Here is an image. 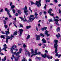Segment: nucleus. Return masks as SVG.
Listing matches in <instances>:
<instances>
[{
  "instance_id": "obj_31",
  "label": "nucleus",
  "mask_w": 61,
  "mask_h": 61,
  "mask_svg": "<svg viewBox=\"0 0 61 61\" xmlns=\"http://www.w3.org/2000/svg\"><path fill=\"white\" fill-rule=\"evenodd\" d=\"M48 21H49V22H54V20L52 19H51L50 20L49 19Z\"/></svg>"
},
{
  "instance_id": "obj_39",
  "label": "nucleus",
  "mask_w": 61,
  "mask_h": 61,
  "mask_svg": "<svg viewBox=\"0 0 61 61\" xmlns=\"http://www.w3.org/2000/svg\"><path fill=\"white\" fill-rule=\"evenodd\" d=\"M36 58H37V59H39V60H40L41 58L40 57H37Z\"/></svg>"
},
{
  "instance_id": "obj_25",
  "label": "nucleus",
  "mask_w": 61,
  "mask_h": 61,
  "mask_svg": "<svg viewBox=\"0 0 61 61\" xmlns=\"http://www.w3.org/2000/svg\"><path fill=\"white\" fill-rule=\"evenodd\" d=\"M31 27V26L30 25L27 26H26V28L27 29H29V28H30Z\"/></svg>"
},
{
  "instance_id": "obj_37",
  "label": "nucleus",
  "mask_w": 61,
  "mask_h": 61,
  "mask_svg": "<svg viewBox=\"0 0 61 61\" xmlns=\"http://www.w3.org/2000/svg\"><path fill=\"white\" fill-rule=\"evenodd\" d=\"M12 11L13 12V13H15V10L14 9H13L12 10Z\"/></svg>"
},
{
  "instance_id": "obj_34",
  "label": "nucleus",
  "mask_w": 61,
  "mask_h": 61,
  "mask_svg": "<svg viewBox=\"0 0 61 61\" xmlns=\"http://www.w3.org/2000/svg\"><path fill=\"white\" fill-rule=\"evenodd\" d=\"M1 37L2 38H3V39H5V37H4V35L1 36Z\"/></svg>"
},
{
  "instance_id": "obj_27",
  "label": "nucleus",
  "mask_w": 61,
  "mask_h": 61,
  "mask_svg": "<svg viewBox=\"0 0 61 61\" xmlns=\"http://www.w3.org/2000/svg\"><path fill=\"white\" fill-rule=\"evenodd\" d=\"M48 31H47V30H46L45 31V34L46 35H47L48 33Z\"/></svg>"
},
{
  "instance_id": "obj_11",
  "label": "nucleus",
  "mask_w": 61,
  "mask_h": 61,
  "mask_svg": "<svg viewBox=\"0 0 61 61\" xmlns=\"http://www.w3.org/2000/svg\"><path fill=\"white\" fill-rule=\"evenodd\" d=\"M7 31H5L6 35V36H7L8 34H9V28H8L7 29Z\"/></svg>"
},
{
  "instance_id": "obj_48",
  "label": "nucleus",
  "mask_w": 61,
  "mask_h": 61,
  "mask_svg": "<svg viewBox=\"0 0 61 61\" xmlns=\"http://www.w3.org/2000/svg\"><path fill=\"white\" fill-rule=\"evenodd\" d=\"M19 18H20V19H21V20H24V18H22L21 17H20Z\"/></svg>"
},
{
  "instance_id": "obj_1",
  "label": "nucleus",
  "mask_w": 61,
  "mask_h": 61,
  "mask_svg": "<svg viewBox=\"0 0 61 61\" xmlns=\"http://www.w3.org/2000/svg\"><path fill=\"white\" fill-rule=\"evenodd\" d=\"M54 42L55 43L54 44V48H56L55 51V53H57V46H58V45H57V43L58 42V41L56 40H55Z\"/></svg>"
},
{
  "instance_id": "obj_36",
  "label": "nucleus",
  "mask_w": 61,
  "mask_h": 61,
  "mask_svg": "<svg viewBox=\"0 0 61 61\" xmlns=\"http://www.w3.org/2000/svg\"><path fill=\"white\" fill-rule=\"evenodd\" d=\"M40 35L43 36V37H44V36H44V35L42 33L40 34Z\"/></svg>"
},
{
  "instance_id": "obj_32",
  "label": "nucleus",
  "mask_w": 61,
  "mask_h": 61,
  "mask_svg": "<svg viewBox=\"0 0 61 61\" xmlns=\"http://www.w3.org/2000/svg\"><path fill=\"white\" fill-rule=\"evenodd\" d=\"M14 36H16L17 35V32L15 31L14 32V33L13 34Z\"/></svg>"
},
{
  "instance_id": "obj_43",
  "label": "nucleus",
  "mask_w": 61,
  "mask_h": 61,
  "mask_svg": "<svg viewBox=\"0 0 61 61\" xmlns=\"http://www.w3.org/2000/svg\"><path fill=\"white\" fill-rule=\"evenodd\" d=\"M31 5H34V4H35V3H34L33 2L31 1Z\"/></svg>"
},
{
  "instance_id": "obj_52",
  "label": "nucleus",
  "mask_w": 61,
  "mask_h": 61,
  "mask_svg": "<svg viewBox=\"0 0 61 61\" xmlns=\"http://www.w3.org/2000/svg\"><path fill=\"white\" fill-rule=\"evenodd\" d=\"M7 19H8V18L7 17H6L5 18V20H5H5H7Z\"/></svg>"
},
{
  "instance_id": "obj_18",
  "label": "nucleus",
  "mask_w": 61,
  "mask_h": 61,
  "mask_svg": "<svg viewBox=\"0 0 61 61\" xmlns=\"http://www.w3.org/2000/svg\"><path fill=\"white\" fill-rule=\"evenodd\" d=\"M61 36L60 35V34H59V33H58V35H56V36L57 37V38H58L59 37H60Z\"/></svg>"
},
{
  "instance_id": "obj_8",
  "label": "nucleus",
  "mask_w": 61,
  "mask_h": 61,
  "mask_svg": "<svg viewBox=\"0 0 61 61\" xmlns=\"http://www.w3.org/2000/svg\"><path fill=\"white\" fill-rule=\"evenodd\" d=\"M30 50L31 52V54H32L31 55V57L34 56L36 55V54H34V50H33V49H31Z\"/></svg>"
},
{
  "instance_id": "obj_38",
  "label": "nucleus",
  "mask_w": 61,
  "mask_h": 61,
  "mask_svg": "<svg viewBox=\"0 0 61 61\" xmlns=\"http://www.w3.org/2000/svg\"><path fill=\"white\" fill-rule=\"evenodd\" d=\"M23 46L24 48L26 47V46L25 44H24L23 45Z\"/></svg>"
},
{
  "instance_id": "obj_35",
  "label": "nucleus",
  "mask_w": 61,
  "mask_h": 61,
  "mask_svg": "<svg viewBox=\"0 0 61 61\" xmlns=\"http://www.w3.org/2000/svg\"><path fill=\"white\" fill-rule=\"evenodd\" d=\"M14 7H15V6L13 5L11 6V9H13V8H14Z\"/></svg>"
},
{
  "instance_id": "obj_42",
  "label": "nucleus",
  "mask_w": 61,
  "mask_h": 61,
  "mask_svg": "<svg viewBox=\"0 0 61 61\" xmlns=\"http://www.w3.org/2000/svg\"><path fill=\"white\" fill-rule=\"evenodd\" d=\"M34 16V15H30V17H31L32 18V17H33Z\"/></svg>"
},
{
  "instance_id": "obj_51",
  "label": "nucleus",
  "mask_w": 61,
  "mask_h": 61,
  "mask_svg": "<svg viewBox=\"0 0 61 61\" xmlns=\"http://www.w3.org/2000/svg\"><path fill=\"white\" fill-rule=\"evenodd\" d=\"M47 35V36H50V34H46Z\"/></svg>"
},
{
  "instance_id": "obj_26",
  "label": "nucleus",
  "mask_w": 61,
  "mask_h": 61,
  "mask_svg": "<svg viewBox=\"0 0 61 61\" xmlns=\"http://www.w3.org/2000/svg\"><path fill=\"white\" fill-rule=\"evenodd\" d=\"M29 11H30L31 13H32V12H33V11L31 9V7H29Z\"/></svg>"
},
{
  "instance_id": "obj_22",
  "label": "nucleus",
  "mask_w": 61,
  "mask_h": 61,
  "mask_svg": "<svg viewBox=\"0 0 61 61\" xmlns=\"http://www.w3.org/2000/svg\"><path fill=\"white\" fill-rule=\"evenodd\" d=\"M5 60H6V57L5 56L4 57V59H3L2 60V61H5Z\"/></svg>"
},
{
  "instance_id": "obj_58",
  "label": "nucleus",
  "mask_w": 61,
  "mask_h": 61,
  "mask_svg": "<svg viewBox=\"0 0 61 61\" xmlns=\"http://www.w3.org/2000/svg\"><path fill=\"white\" fill-rule=\"evenodd\" d=\"M46 2H50V0H46Z\"/></svg>"
},
{
  "instance_id": "obj_30",
  "label": "nucleus",
  "mask_w": 61,
  "mask_h": 61,
  "mask_svg": "<svg viewBox=\"0 0 61 61\" xmlns=\"http://www.w3.org/2000/svg\"><path fill=\"white\" fill-rule=\"evenodd\" d=\"M17 12H18L20 14H21L22 13V12H21V11L20 10H18L17 11Z\"/></svg>"
},
{
  "instance_id": "obj_53",
  "label": "nucleus",
  "mask_w": 61,
  "mask_h": 61,
  "mask_svg": "<svg viewBox=\"0 0 61 61\" xmlns=\"http://www.w3.org/2000/svg\"><path fill=\"white\" fill-rule=\"evenodd\" d=\"M36 30L37 31H38V27H36Z\"/></svg>"
},
{
  "instance_id": "obj_20",
  "label": "nucleus",
  "mask_w": 61,
  "mask_h": 61,
  "mask_svg": "<svg viewBox=\"0 0 61 61\" xmlns=\"http://www.w3.org/2000/svg\"><path fill=\"white\" fill-rule=\"evenodd\" d=\"M37 49H36L35 50V53L36 54V55H38V53H37Z\"/></svg>"
},
{
  "instance_id": "obj_54",
  "label": "nucleus",
  "mask_w": 61,
  "mask_h": 61,
  "mask_svg": "<svg viewBox=\"0 0 61 61\" xmlns=\"http://www.w3.org/2000/svg\"><path fill=\"white\" fill-rule=\"evenodd\" d=\"M44 15H46V11H45L44 12Z\"/></svg>"
},
{
  "instance_id": "obj_41",
  "label": "nucleus",
  "mask_w": 61,
  "mask_h": 61,
  "mask_svg": "<svg viewBox=\"0 0 61 61\" xmlns=\"http://www.w3.org/2000/svg\"><path fill=\"white\" fill-rule=\"evenodd\" d=\"M1 33H2L3 34H5V32H4V31H1Z\"/></svg>"
},
{
  "instance_id": "obj_49",
  "label": "nucleus",
  "mask_w": 61,
  "mask_h": 61,
  "mask_svg": "<svg viewBox=\"0 0 61 61\" xmlns=\"http://www.w3.org/2000/svg\"><path fill=\"white\" fill-rule=\"evenodd\" d=\"M46 4H45V6L44 7V8H45V9H46Z\"/></svg>"
},
{
  "instance_id": "obj_5",
  "label": "nucleus",
  "mask_w": 61,
  "mask_h": 61,
  "mask_svg": "<svg viewBox=\"0 0 61 61\" xmlns=\"http://www.w3.org/2000/svg\"><path fill=\"white\" fill-rule=\"evenodd\" d=\"M41 0H39L38 1H36V4L37 6L39 7V6H41Z\"/></svg>"
},
{
  "instance_id": "obj_44",
  "label": "nucleus",
  "mask_w": 61,
  "mask_h": 61,
  "mask_svg": "<svg viewBox=\"0 0 61 61\" xmlns=\"http://www.w3.org/2000/svg\"><path fill=\"white\" fill-rule=\"evenodd\" d=\"M20 26L21 27H24V26H23L21 24H20Z\"/></svg>"
},
{
  "instance_id": "obj_45",
  "label": "nucleus",
  "mask_w": 61,
  "mask_h": 61,
  "mask_svg": "<svg viewBox=\"0 0 61 61\" xmlns=\"http://www.w3.org/2000/svg\"><path fill=\"white\" fill-rule=\"evenodd\" d=\"M45 30V28H41V30L42 31H44Z\"/></svg>"
},
{
  "instance_id": "obj_14",
  "label": "nucleus",
  "mask_w": 61,
  "mask_h": 61,
  "mask_svg": "<svg viewBox=\"0 0 61 61\" xmlns=\"http://www.w3.org/2000/svg\"><path fill=\"white\" fill-rule=\"evenodd\" d=\"M36 40H40V36L37 35L36 38Z\"/></svg>"
},
{
  "instance_id": "obj_63",
  "label": "nucleus",
  "mask_w": 61,
  "mask_h": 61,
  "mask_svg": "<svg viewBox=\"0 0 61 61\" xmlns=\"http://www.w3.org/2000/svg\"><path fill=\"white\" fill-rule=\"evenodd\" d=\"M45 53H47L48 52V51H47V50H46L45 51Z\"/></svg>"
},
{
  "instance_id": "obj_50",
  "label": "nucleus",
  "mask_w": 61,
  "mask_h": 61,
  "mask_svg": "<svg viewBox=\"0 0 61 61\" xmlns=\"http://www.w3.org/2000/svg\"><path fill=\"white\" fill-rule=\"evenodd\" d=\"M3 9H1L0 10V12L1 13L3 12Z\"/></svg>"
},
{
  "instance_id": "obj_56",
  "label": "nucleus",
  "mask_w": 61,
  "mask_h": 61,
  "mask_svg": "<svg viewBox=\"0 0 61 61\" xmlns=\"http://www.w3.org/2000/svg\"><path fill=\"white\" fill-rule=\"evenodd\" d=\"M12 22H11L10 23L9 25V26H10V25H12Z\"/></svg>"
},
{
  "instance_id": "obj_61",
  "label": "nucleus",
  "mask_w": 61,
  "mask_h": 61,
  "mask_svg": "<svg viewBox=\"0 0 61 61\" xmlns=\"http://www.w3.org/2000/svg\"><path fill=\"white\" fill-rule=\"evenodd\" d=\"M0 55H3L4 54L3 53L1 52L0 53Z\"/></svg>"
},
{
  "instance_id": "obj_33",
  "label": "nucleus",
  "mask_w": 61,
  "mask_h": 61,
  "mask_svg": "<svg viewBox=\"0 0 61 61\" xmlns=\"http://www.w3.org/2000/svg\"><path fill=\"white\" fill-rule=\"evenodd\" d=\"M7 14L8 15H9V17H12V16H11V15H10V14L9 13Z\"/></svg>"
},
{
  "instance_id": "obj_62",
  "label": "nucleus",
  "mask_w": 61,
  "mask_h": 61,
  "mask_svg": "<svg viewBox=\"0 0 61 61\" xmlns=\"http://www.w3.org/2000/svg\"><path fill=\"white\" fill-rule=\"evenodd\" d=\"M61 55H58V56L59 57H60V56H61Z\"/></svg>"
},
{
  "instance_id": "obj_2",
  "label": "nucleus",
  "mask_w": 61,
  "mask_h": 61,
  "mask_svg": "<svg viewBox=\"0 0 61 61\" xmlns=\"http://www.w3.org/2000/svg\"><path fill=\"white\" fill-rule=\"evenodd\" d=\"M6 37H8L6 38V43H8V39H11L10 40H12V39H13V38L14 37V36L13 35H11V36L10 37L9 36H6Z\"/></svg>"
},
{
  "instance_id": "obj_17",
  "label": "nucleus",
  "mask_w": 61,
  "mask_h": 61,
  "mask_svg": "<svg viewBox=\"0 0 61 61\" xmlns=\"http://www.w3.org/2000/svg\"><path fill=\"white\" fill-rule=\"evenodd\" d=\"M42 41H43V43H46V40H45L44 38H43L42 40Z\"/></svg>"
},
{
  "instance_id": "obj_21",
  "label": "nucleus",
  "mask_w": 61,
  "mask_h": 61,
  "mask_svg": "<svg viewBox=\"0 0 61 61\" xmlns=\"http://www.w3.org/2000/svg\"><path fill=\"white\" fill-rule=\"evenodd\" d=\"M24 18L25 20L24 19L23 20V22H26V21H27V20H26V19L25 18V15L24 16Z\"/></svg>"
},
{
  "instance_id": "obj_64",
  "label": "nucleus",
  "mask_w": 61,
  "mask_h": 61,
  "mask_svg": "<svg viewBox=\"0 0 61 61\" xmlns=\"http://www.w3.org/2000/svg\"><path fill=\"white\" fill-rule=\"evenodd\" d=\"M18 60V59L17 58H16L15 60V61H17V60Z\"/></svg>"
},
{
  "instance_id": "obj_60",
  "label": "nucleus",
  "mask_w": 61,
  "mask_h": 61,
  "mask_svg": "<svg viewBox=\"0 0 61 61\" xmlns=\"http://www.w3.org/2000/svg\"><path fill=\"white\" fill-rule=\"evenodd\" d=\"M22 61H25V58H24L22 60Z\"/></svg>"
},
{
  "instance_id": "obj_23",
  "label": "nucleus",
  "mask_w": 61,
  "mask_h": 61,
  "mask_svg": "<svg viewBox=\"0 0 61 61\" xmlns=\"http://www.w3.org/2000/svg\"><path fill=\"white\" fill-rule=\"evenodd\" d=\"M27 54H28V56H30L31 55L30 54V53L29 52L27 51Z\"/></svg>"
},
{
  "instance_id": "obj_10",
  "label": "nucleus",
  "mask_w": 61,
  "mask_h": 61,
  "mask_svg": "<svg viewBox=\"0 0 61 61\" xmlns=\"http://www.w3.org/2000/svg\"><path fill=\"white\" fill-rule=\"evenodd\" d=\"M16 48V46L15 45L14 46L13 45L12 46V47L10 48V49L11 50V51H12V52H13V50H15V48Z\"/></svg>"
},
{
  "instance_id": "obj_9",
  "label": "nucleus",
  "mask_w": 61,
  "mask_h": 61,
  "mask_svg": "<svg viewBox=\"0 0 61 61\" xmlns=\"http://www.w3.org/2000/svg\"><path fill=\"white\" fill-rule=\"evenodd\" d=\"M24 31V30L22 29H19V32H20V36H21L22 35V32Z\"/></svg>"
},
{
  "instance_id": "obj_47",
  "label": "nucleus",
  "mask_w": 61,
  "mask_h": 61,
  "mask_svg": "<svg viewBox=\"0 0 61 61\" xmlns=\"http://www.w3.org/2000/svg\"><path fill=\"white\" fill-rule=\"evenodd\" d=\"M55 24H56V25H59V24H58V22H55Z\"/></svg>"
},
{
  "instance_id": "obj_3",
  "label": "nucleus",
  "mask_w": 61,
  "mask_h": 61,
  "mask_svg": "<svg viewBox=\"0 0 61 61\" xmlns=\"http://www.w3.org/2000/svg\"><path fill=\"white\" fill-rule=\"evenodd\" d=\"M44 58H45L46 57H47L48 59H52L53 58V57L52 56H46V54H45L44 55L43 54L41 55Z\"/></svg>"
},
{
  "instance_id": "obj_12",
  "label": "nucleus",
  "mask_w": 61,
  "mask_h": 61,
  "mask_svg": "<svg viewBox=\"0 0 61 61\" xmlns=\"http://www.w3.org/2000/svg\"><path fill=\"white\" fill-rule=\"evenodd\" d=\"M24 12L25 14L27 16L28 15V13H27L28 12V11L27 10H24Z\"/></svg>"
},
{
  "instance_id": "obj_29",
  "label": "nucleus",
  "mask_w": 61,
  "mask_h": 61,
  "mask_svg": "<svg viewBox=\"0 0 61 61\" xmlns=\"http://www.w3.org/2000/svg\"><path fill=\"white\" fill-rule=\"evenodd\" d=\"M30 37V35H28L27 36V37L26 38V39H29V38Z\"/></svg>"
},
{
  "instance_id": "obj_46",
  "label": "nucleus",
  "mask_w": 61,
  "mask_h": 61,
  "mask_svg": "<svg viewBox=\"0 0 61 61\" xmlns=\"http://www.w3.org/2000/svg\"><path fill=\"white\" fill-rule=\"evenodd\" d=\"M59 14H61V10H60V9L59 10Z\"/></svg>"
},
{
  "instance_id": "obj_13",
  "label": "nucleus",
  "mask_w": 61,
  "mask_h": 61,
  "mask_svg": "<svg viewBox=\"0 0 61 61\" xmlns=\"http://www.w3.org/2000/svg\"><path fill=\"white\" fill-rule=\"evenodd\" d=\"M4 24H5V25H4V27L5 28H7V27L8 26L7 25H6V21H5V20H4Z\"/></svg>"
},
{
  "instance_id": "obj_16",
  "label": "nucleus",
  "mask_w": 61,
  "mask_h": 61,
  "mask_svg": "<svg viewBox=\"0 0 61 61\" xmlns=\"http://www.w3.org/2000/svg\"><path fill=\"white\" fill-rule=\"evenodd\" d=\"M5 11H7V14L9 13V10H8V9L7 8H5Z\"/></svg>"
},
{
  "instance_id": "obj_57",
  "label": "nucleus",
  "mask_w": 61,
  "mask_h": 61,
  "mask_svg": "<svg viewBox=\"0 0 61 61\" xmlns=\"http://www.w3.org/2000/svg\"><path fill=\"white\" fill-rule=\"evenodd\" d=\"M61 6V4H60L58 5V6L60 7Z\"/></svg>"
},
{
  "instance_id": "obj_59",
  "label": "nucleus",
  "mask_w": 61,
  "mask_h": 61,
  "mask_svg": "<svg viewBox=\"0 0 61 61\" xmlns=\"http://www.w3.org/2000/svg\"><path fill=\"white\" fill-rule=\"evenodd\" d=\"M3 46L4 47H6V44H5Z\"/></svg>"
},
{
  "instance_id": "obj_24",
  "label": "nucleus",
  "mask_w": 61,
  "mask_h": 61,
  "mask_svg": "<svg viewBox=\"0 0 61 61\" xmlns=\"http://www.w3.org/2000/svg\"><path fill=\"white\" fill-rule=\"evenodd\" d=\"M23 10H27V6H25L24 8L23 9Z\"/></svg>"
},
{
  "instance_id": "obj_19",
  "label": "nucleus",
  "mask_w": 61,
  "mask_h": 61,
  "mask_svg": "<svg viewBox=\"0 0 61 61\" xmlns=\"http://www.w3.org/2000/svg\"><path fill=\"white\" fill-rule=\"evenodd\" d=\"M6 48H7V47H4L2 49L3 50H5V51H7V50H6Z\"/></svg>"
},
{
  "instance_id": "obj_28",
  "label": "nucleus",
  "mask_w": 61,
  "mask_h": 61,
  "mask_svg": "<svg viewBox=\"0 0 61 61\" xmlns=\"http://www.w3.org/2000/svg\"><path fill=\"white\" fill-rule=\"evenodd\" d=\"M60 31V27H58L57 29V32H59Z\"/></svg>"
},
{
  "instance_id": "obj_40",
  "label": "nucleus",
  "mask_w": 61,
  "mask_h": 61,
  "mask_svg": "<svg viewBox=\"0 0 61 61\" xmlns=\"http://www.w3.org/2000/svg\"><path fill=\"white\" fill-rule=\"evenodd\" d=\"M12 4H13V3H12V2H10V6H12Z\"/></svg>"
},
{
  "instance_id": "obj_4",
  "label": "nucleus",
  "mask_w": 61,
  "mask_h": 61,
  "mask_svg": "<svg viewBox=\"0 0 61 61\" xmlns=\"http://www.w3.org/2000/svg\"><path fill=\"white\" fill-rule=\"evenodd\" d=\"M22 51V48H20L19 50V51L17 53L16 52H14L13 54L14 55H15L16 56H17L18 55H19L21 53V52Z\"/></svg>"
},
{
  "instance_id": "obj_6",
  "label": "nucleus",
  "mask_w": 61,
  "mask_h": 61,
  "mask_svg": "<svg viewBox=\"0 0 61 61\" xmlns=\"http://www.w3.org/2000/svg\"><path fill=\"white\" fill-rule=\"evenodd\" d=\"M35 19V17L33 18L32 19L31 17H30L29 20L27 21V23H29L30 22H31L32 21H33Z\"/></svg>"
},
{
  "instance_id": "obj_7",
  "label": "nucleus",
  "mask_w": 61,
  "mask_h": 61,
  "mask_svg": "<svg viewBox=\"0 0 61 61\" xmlns=\"http://www.w3.org/2000/svg\"><path fill=\"white\" fill-rule=\"evenodd\" d=\"M51 11H52V10L51 9H50L48 11V13H49V14H50V15L53 16H54V14H51Z\"/></svg>"
},
{
  "instance_id": "obj_55",
  "label": "nucleus",
  "mask_w": 61,
  "mask_h": 61,
  "mask_svg": "<svg viewBox=\"0 0 61 61\" xmlns=\"http://www.w3.org/2000/svg\"><path fill=\"white\" fill-rule=\"evenodd\" d=\"M35 15H36V16H37V15H38V14H37V13H35Z\"/></svg>"
},
{
  "instance_id": "obj_15",
  "label": "nucleus",
  "mask_w": 61,
  "mask_h": 61,
  "mask_svg": "<svg viewBox=\"0 0 61 61\" xmlns=\"http://www.w3.org/2000/svg\"><path fill=\"white\" fill-rule=\"evenodd\" d=\"M53 18H54V21H55L56 22H58V21H59L58 19H56V18L54 17H53Z\"/></svg>"
}]
</instances>
